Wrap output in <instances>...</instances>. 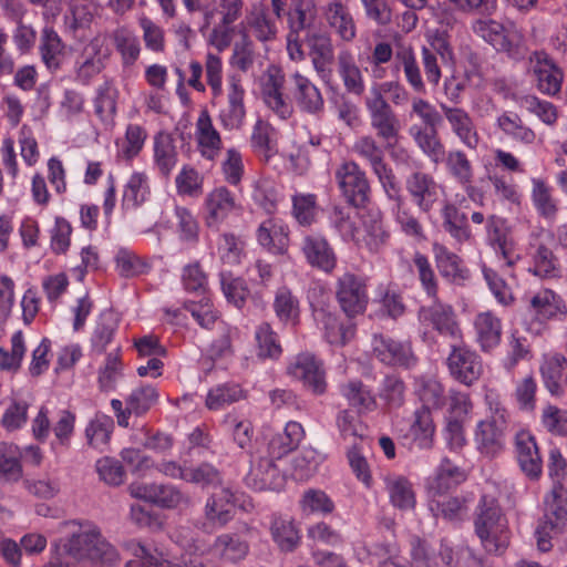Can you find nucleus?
<instances>
[{"label":"nucleus","mask_w":567,"mask_h":567,"mask_svg":"<svg viewBox=\"0 0 567 567\" xmlns=\"http://www.w3.org/2000/svg\"><path fill=\"white\" fill-rule=\"evenodd\" d=\"M532 202L539 216L548 221H554L558 213V206L551 195L550 187L539 178H533Z\"/></svg>","instance_id":"56"},{"label":"nucleus","mask_w":567,"mask_h":567,"mask_svg":"<svg viewBox=\"0 0 567 567\" xmlns=\"http://www.w3.org/2000/svg\"><path fill=\"white\" fill-rule=\"evenodd\" d=\"M334 178L346 197L354 207H363L370 199V184L365 172L354 161H344L336 172Z\"/></svg>","instance_id":"6"},{"label":"nucleus","mask_w":567,"mask_h":567,"mask_svg":"<svg viewBox=\"0 0 567 567\" xmlns=\"http://www.w3.org/2000/svg\"><path fill=\"white\" fill-rule=\"evenodd\" d=\"M413 265L423 291L431 300H436L439 280L429 258L424 254L416 251L413 255Z\"/></svg>","instance_id":"63"},{"label":"nucleus","mask_w":567,"mask_h":567,"mask_svg":"<svg viewBox=\"0 0 567 567\" xmlns=\"http://www.w3.org/2000/svg\"><path fill=\"white\" fill-rule=\"evenodd\" d=\"M474 329L476 333V341L483 351H488L495 348L502 337V322L491 311L481 312L474 320Z\"/></svg>","instance_id":"45"},{"label":"nucleus","mask_w":567,"mask_h":567,"mask_svg":"<svg viewBox=\"0 0 567 567\" xmlns=\"http://www.w3.org/2000/svg\"><path fill=\"white\" fill-rule=\"evenodd\" d=\"M475 533L486 553L502 555L509 545V529L498 502L488 495L482 496L474 519Z\"/></svg>","instance_id":"1"},{"label":"nucleus","mask_w":567,"mask_h":567,"mask_svg":"<svg viewBox=\"0 0 567 567\" xmlns=\"http://www.w3.org/2000/svg\"><path fill=\"white\" fill-rule=\"evenodd\" d=\"M293 97L298 109L310 115H320L324 110V100L320 90L305 75L293 73Z\"/></svg>","instance_id":"27"},{"label":"nucleus","mask_w":567,"mask_h":567,"mask_svg":"<svg viewBox=\"0 0 567 567\" xmlns=\"http://www.w3.org/2000/svg\"><path fill=\"white\" fill-rule=\"evenodd\" d=\"M472 30L495 50L513 58L519 54L523 37L513 24L504 25L496 20L481 18L472 23Z\"/></svg>","instance_id":"5"},{"label":"nucleus","mask_w":567,"mask_h":567,"mask_svg":"<svg viewBox=\"0 0 567 567\" xmlns=\"http://www.w3.org/2000/svg\"><path fill=\"white\" fill-rule=\"evenodd\" d=\"M195 140L197 150L204 158L215 161L219 157L223 140L207 110H203L198 115L195 124Z\"/></svg>","instance_id":"24"},{"label":"nucleus","mask_w":567,"mask_h":567,"mask_svg":"<svg viewBox=\"0 0 567 567\" xmlns=\"http://www.w3.org/2000/svg\"><path fill=\"white\" fill-rule=\"evenodd\" d=\"M497 127L516 141L530 144L535 140V133L524 125L522 118L513 112H504L496 120Z\"/></svg>","instance_id":"64"},{"label":"nucleus","mask_w":567,"mask_h":567,"mask_svg":"<svg viewBox=\"0 0 567 567\" xmlns=\"http://www.w3.org/2000/svg\"><path fill=\"white\" fill-rule=\"evenodd\" d=\"M336 298L348 318L362 315L369 302L365 278L344 272L336 282Z\"/></svg>","instance_id":"7"},{"label":"nucleus","mask_w":567,"mask_h":567,"mask_svg":"<svg viewBox=\"0 0 567 567\" xmlns=\"http://www.w3.org/2000/svg\"><path fill=\"white\" fill-rule=\"evenodd\" d=\"M567 529V488L554 483L544 496V513L535 529L537 548L547 553L551 549L553 537Z\"/></svg>","instance_id":"2"},{"label":"nucleus","mask_w":567,"mask_h":567,"mask_svg":"<svg viewBox=\"0 0 567 567\" xmlns=\"http://www.w3.org/2000/svg\"><path fill=\"white\" fill-rule=\"evenodd\" d=\"M502 218L494 215L489 216L486 223L487 238L496 255L504 260L507 267H512L518 256L515 252L514 243L508 236Z\"/></svg>","instance_id":"34"},{"label":"nucleus","mask_w":567,"mask_h":567,"mask_svg":"<svg viewBox=\"0 0 567 567\" xmlns=\"http://www.w3.org/2000/svg\"><path fill=\"white\" fill-rule=\"evenodd\" d=\"M315 320L324 331V338L330 344H344L354 336V324L340 322L336 315L323 308L315 309Z\"/></svg>","instance_id":"37"},{"label":"nucleus","mask_w":567,"mask_h":567,"mask_svg":"<svg viewBox=\"0 0 567 567\" xmlns=\"http://www.w3.org/2000/svg\"><path fill=\"white\" fill-rule=\"evenodd\" d=\"M272 308L276 317L284 323L295 324L299 319V300L286 286L277 289Z\"/></svg>","instance_id":"57"},{"label":"nucleus","mask_w":567,"mask_h":567,"mask_svg":"<svg viewBox=\"0 0 567 567\" xmlns=\"http://www.w3.org/2000/svg\"><path fill=\"white\" fill-rule=\"evenodd\" d=\"M372 352L385 365L411 368L416 363L409 341L395 340L384 334L373 336Z\"/></svg>","instance_id":"14"},{"label":"nucleus","mask_w":567,"mask_h":567,"mask_svg":"<svg viewBox=\"0 0 567 567\" xmlns=\"http://www.w3.org/2000/svg\"><path fill=\"white\" fill-rule=\"evenodd\" d=\"M233 508L234 494L229 489L223 488L208 498L205 514L212 524L221 527L233 518Z\"/></svg>","instance_id":"50"},{"label":"nucleus","mask_w":567,"mask_h":567,"mask_svg":"<svg viewBox=\"0 0 567 567\" xmlns=\"http://www.w3.org/2000/svg\"><path fill=\"white\" fill-rule=\"evenodd\" d=\"M432 252L441 276L452 282L460 284L468 278V270L464 267L458 255L451 251L441 243L432 244Z\"/></svg>","instance_id":"32"},{"label":"nucleus","mask_w":567,"mask_h":567,"mask_svg":"<svg viewBox=\"0 0 567 567\" xmlns=\"http://www.w3.org/2000/svg\"><path fill=\"white\" fill-rule=\"evenodd\" d=\"M324 22L332 33L344 43H351L357 37V23L351 9L343 0H328L321 8Z\"/></svg>","instance_id":"18"},{"label":"nucleus","mask_w":567,"mask_h":567,"mask_svg":"<svg viewBox=\"0 0 567 567\" xmlns=\"http://www.w3.org/2000/svg\"><path fill=\"white\" fill-rule=\"evenodd\" d=\"M271 539L280 551L291 553L300 544L301 536L292 518L275 516L269 526Z\"/></svg>","instance_id":"42"},{"label":"nucleus","mask_w":567,"mask_h":567,"mask_svg":"<svg viewBox=\"0 0 567 567\" xmlns=\"http://www.w3.org/2000/svg\"><path fill=\"white\" fill-rule=\"evenodd\" d=\"M466 475L463 470L453 464L450 460L443 458L434 477L429 482V495L443 496L464 482Z\"/></svg>","instance_id":"41"},{"label":"nucleus","mask_w":567,"mask_h":567,"mask_svg":"<svg viewBox=\"0 0 567 567\" xmlns=\"http://www.w3.org/2000/svg\"><path fill=\"white\" fill-rule=\"evenodd\" d=\"M158 401L157 390L150 384H142L131 391L125 399L128 412L135 416L145 415Z\"/></svg>","instance_id":"59"},{"label":"nucleus","mask_w":567,"mask_h":567,"mask_svg":"<svg viewBox=\"0 0 567 567\" xmlns=\"http://www.w3.org/2000/svg\"><path fill=\"white\" fill-rule=\"evenodd\" d=\"M441 111L451 132L470 151H476L482 141L477 126L471 114L458 106L440 104Z\"/></svg>","instance_id":"17"},{"label":"nucleus","mask_w":567,"mask_h":567,"mask_svg":"<svg viewBox=\"0 0 567 567\" xmlns=\"http://www.w3.org/2000/svg\"><path fill=\"white\" fill-rule=\"evenodd\" d=\"M246 90L241 76L237 73L227 75L226 103L218 112V121L226 131H238L244 126L246 118L245 105Z\"/></svg>","instance_id":"9"},{"label":"nucleus","mask_w":567,"mask_h":567,"mask_svg":"<svg viewBox=\"0 0 567 567\" xmlns=\"http://www.w3.org/2000/svg\"><path fill=\"white\" fill-rule=\"evenodd\" d=\"M342 396L358 412H370L377 408V401L371 390L361 380H350L340 386Z\"/></svg>","instance_id":"53"},{"label":"nucleus","mask_w":567,"mask_h":567,"mask_svg":"<svg viewBox=\"0 0 567 567\" xmlns=\"http://www.w3.org/2000/svg\"><path fill=\"white\" fill-rule=\"evenodd\" d=\"M131 495L157 506L175 508L186 498L182 491L172 484H132Z\"/></svg>","instance_id":"21"},{"label":"nucleus","mask_w":567,"mask_h":567,"mask_svg":"<svg viewBox=\"0 0 567 567\" xmlns=\"http://www.w3.org/2000/svg\"><path fill=\"white\" fill-rule=\"evenodd\" d=\"M507 424L482 420L477 423L474 434V442L477 450L493 457L501 453L505 445V431Z\"/></svg>","instance_id":"26"},{"label":"nucleus","mask_w":567,"mask_h":567,"mask_svg":"<svg viewBox=\"0 0 567 567\" xmlns=\"http://www.w3.org/2000/svg\"><path fill=\"white\" fill-rule=\"evenodd\" d=\"M101 42L93 39L83 50L82 55L75 62V80L87 85L104 69L105 55L101 53Z\"/></svg>","instance_id":"33"},{"label":"nucleus","mask_w":567,"mask_h":567,"mask_svg":"<svg viewBox=\"0 0 567 567\" xmlns=\"http://www.w3.org/2000/svg\"><path fill=\"white\" fill-rule=\"evenodd\" d=\"M153 150L155 167L162 176H169L178 157L173 137L167 133H158L154 137Z\"/></svg>","instance_id":"49"},{"label":"nucleus","mask_w":567,"mask_h":567,"mask_svg":"<svg viewBox=\"0 0 567 567\" xmlns=\"http://www.w3.org/2000/svg\"><path fill=\"white\" fill-rule=\"evenodd\" d=\"M446 359L451 377L464 385H472L483 373V363L480 355L466 347L453 343Z\"/></svg>","instance_id":"11"},{"label":"nucleus","mask_w":567,"mask_h":567,"mask_svg":"<svg viewBox=\"0 0 567 567\" xmlns=\"http://www.w3.org/2000/svg\"><path fill=\"white\" fill-rule=\"evenodd\" d=\"M275 458L260 457L252 464L245 477L246 485L255 491H279L284 487L285 476L280 473Z\"/></svg>","instance_id":"22"},{"label":"nucleus","mask_w":567,"mask_h":567,"mask_svg":"<svg viewBox=\"0 0 567 567\" xmlns=\"http://www.w3.org/2000/svg\"><path fill=\"white\" fill-rule=\"evenodd\" d=\"M124 549L136 557L126 563L125 567H152V566H175L168 559V554L156 546L155 544H145L136 539H131L124 543Z\"/></svg>","instance_id":"28"},{"label":"nucleus","mask_w":567,"mask_h":567,"mask_svg":"<svg viewBox=\"0 0 567 567\" xmlns=\"http://www.w3.org/2000/svg\"><path fill=\"white\" fill-rule=\"evenodd\" d=\"M311 22V18L302 6L295 7L288 13L287 52L292 61H302L305 59L301 33L307 31Z\"/></svg>","instance_id":"31"},{"label":"nucleus","mask_w":567,"mask_h":567,"mask_svg":"<svg viewBox=\"0 0 567 567\" xmlns=\"http://www.w3.org/2000/svg\"><path fill=\"white\" fill-rule=\"evenodd\" d=\"M364 106L369 116L370 127L377 137L383 141L395 140L400 133V120L384 95L374 92L364 97Z\"/></svg>","instance_id":"8"},{"label":"nucleus","mask_w":567,"mask_h":567,"mask_svg":"<svg viewBox=\"0 0 567 567\" xmlns=\"http://www.w3.org/2000/svg\"><path fill=\"white\" fill-rule=\"evenodd\" d=\"M567 365V360L563 354L554 353L545 355L540 365V373L545 386L551 394H557L560 391V382L564 377Z\"/></svg>","instance_id":"58"},{"label":"nucleus","mask_w":567,"mask_h":567,"mask_svg":"<svg viewBox=\"0 0 567 567\" xmlns=\"http://www.w3.org/2000/svg\"><path fill=\"white\" fill-rule=\"evenodd\" d=\"M258 243L274 254H282L288 246V227L279 219L268 218L257 229Z\"/></svg>","instance_id":"39"},{"label":"nucleus","mask_w":567,"mask_h":567,"mask_svg":"<svg viewBox=\"0 0 567 567\" xmlns=\"http://www.w3.org/2000/svg\"><path fill=\"white\" fill-rule=\"evenodd\" d=\"M446 173L457 183L474 182V166L467 154L461 148L445 152L443 161Z\"/></svg>","instance_id":"51"},{"label":"nucleus","mask_w":567,"mask_h":567,"mask_svg":"<svg viewBox=\"0 0 567 567\" xmlns=\"http://www.w3.org/2000/svg\"><path fill=\"white\" fill-rule=\"evenodd\" d=\"M306 433L303 426L296 421L286 423L284 431L276 433L268 442V455L280 460L295 451L303 440Z\"/></svg>","instance_id":"35"},{"label":"nucleus","mask_w":567,"mask_h":567,"mask_svg":"<svg viewBox=\"0 0 567 567\" xmlns=\"http://www.w3.org/2000/svg\"><path fill=\"white\" fill-rule=\"evenodd\" d=\"M59 532L66 537L54 545L51 556H59L68 565L87 559L101 533L91 522L68 520L59 525Z\"/></svg>","instance_id":"3"},{"label":"nucleus","mask_w":567,"mask_h":567,"mask_svg":"<svg viewBox=\"0 0 567 567\" xmlns=\"http://www.w3.org/2000/svg\"><path fill=\"white\" fill-rule=\"evenodd\" d=\"M219 559L230 563L243 560L248 551V543L238 534L226 533L219 535L212 545Z\"/></svg>","instance_id":"52"},{"label":"nucleus","mask_w":567,"mask_h":567,"mask_svg":"<svg viewBox=\"0 0 567 567\" xmlns=\"http://www.w3.org/2000/svg\"><path fill=\"white\" fill-rule=\"evenodd\" d=\"M567 305L556 291L544 288L526 297V312L522 319L524 329L530 334H540L549 320L563 319Z\"/></svg>","instance_id":"4"},{"label":"nucleus","mask_w":567,"mask_h":567,"mask_svg":"<svg viewBox=\"0 0 567 567\" xmlns=\"http://www.w3.org/2000/svg\"><path fill=\"white\" fill-rule=\"evenodd\" d=\"M302 251L308 262L326 272L336 267V255L328 241L320 236H307L303 239Z\"/></svg>","instance_id":"40"},{"label":"nucleus","mask_w":567,"mask_h":567,"mask_svg":"<svg viewBox=\"0 0 567 567\" xmlns=\"http://www.w3.org/2000/svg\"><path fill=\"white\" fill-rule=\"evenodd\" d=\"M419 320L421 324L432 327L441 336L455 342L462 338V331L455 320L453 308L450 305L442 303L437 297L436 300H432V305L420 308Z\"/></svg>","instance_id":"15"},{"label":"nucleus","mask_w":567,"mask_h":567,"mask_svg":"<svg viewBox=\"0 0 567 567\" xmlns=\"http://www.w3.org/2000/svg\"><path fill=\"white\" fill-rule=\"evenodd\" d=\"M536 85L540 92L555 95L560 91L563 73L545 52H535L530 59Z\"/></svg>","instance_id":"25"},{"label":"nucleus","mask_w":567,"mask_h":567,"mask_svg":"<svg viewBox=\"0 0 567 567\" xmlns=\"http://www.w3.org/2000/svg\"><path fill=\"white\" fill-rule=\"evenodd\" d=\"M515 452L523 473L530 480H538L543 472V461L535 437L528 431L515 435Z\"/></svg>","instance_id":"23"},{"label":"nucleus","mask_w":567,"mask_h":567,"mask_svg":"<svg viewBox=\"0 0 567 567\" xmlns=\"http://www.w3.org/2000/svg\"><path fill=\"white\" fill-rule=\"evenodd\" d=\"M40 55L50 72L61 69L65 59V45L52 27H44L40 39Z\"/></svg>","instance_id":"36"},{"label":"nucleus","mask_w":567,"mask_h":567,"mask_svg":"<svg viewBox=\"0 0 567 567\" xmlns=\"http://www.w3.org/2000/svg\"><path fill=\"white\" fill-rule=\"evenodd\" d=\"M385 489L389 494L391 504L401 509L409 511L414 508L416 499L411 482L398 474H386L383 476Z\"/></svg>","instance_id":"43"},{"label":"nucleus","mask_w":567,"mask_h":567,"mask_svg":"<svg viewBox=\"0 0 567 567\" xmlns=\"http://www.w3.org/2000/svg\"><path fill=\"white\" fill-rule=\"evenodd\" d=\"M287 373L303 383L312 393L320 395L326 392V372L322 362L310 352L297 354L288 364Z\"/></svg>","instance_id":"10"},{"label":"nucleus","mask_w":567,"mask_h":567,"mask_svg":"<svg viewBox=\"0 0 567 567\" xmlns=\"http://www.w3.org/2000/svg\"><path fill=\"white\" fill-rule=\"evenodd\" d=\"M352 152L365 161L372 172L385 165L384 151L371 135L359 136L352 146Z\"/></svg>","instance_id":"60"},{"label":"nucleus","mask_w":567,"mask_h":567,"mask_svg":"<svg viewBox=\"0 0 567 567\" xmlns=\"http://www.w3.org/2000/svg\"><path fill=\"white\" fill-rule=\"evenodd\" d=\"M303 41L318 78L328 83L332 79L334 48L331 37L321 31H307Z\"/></svg>","instance_id":"13"},{"label":"nucleus","mask_w":567,"mask_h":567,"mask_svg":"<svg viewBox=\"0 0 567 567\" xmlns=\"http://www.w3.org/2000/svg\"><path fill=\"white\" fill-rule=\"evenodd\" d=\"M337 71L348 93L355 96H361L364 93L365 82L363 72L357 64L351 50L344 48L338 52Z\"/></svg>","instance_id":"29"},{"label":"nucleus","mask_w":567,"mask_h":567,"mask_svg":"<svg viewBox=\"0 0 567 567\" xmlns=\"http://www.w3.org/2000/svg\"><path fill=\"white\" fill-rule=\"evenodd\" d=\"M414 393L422 402L421 408L442 409L446 402L443 385L433 377L421 375L414 379Z\"/></svg>","instance_id":"48"},{"label":"nucleus","mask_w":567,"mask_h":567,"mask_svg":"<svg viewBox=\"0 0 567 567\" xmlns=\"http://www.w3.org/2000/svg\"><path fill=\"white\" fill-rule=\"evenodd\" d=\"M114 430V422L107 415H97L90 421L85 429L87 444L93 449L103 451L107 445Z\"/></svg>","instance_id":"62"},{"label":"nucleus","mask_w":567,"mask_h":567,"mask_svg":"<svg viewBox=\"0 0 567 567\" xmlns=\"http://www.w3.org/2000/svg\"><path fill=\"white\" fill-rule=\"evenodd\" d=\"M151 196L150 177L144 172H134L126 181L122 194L121 208L135 210Z\"/></svg>","instance_id":"38"},{"label":"nucleus","mask_w":567,"mask_h":567,"mask_svg":"<svg viewBox=\"0 0 567 567\" xmlns=\"http://www.w3.org/2000/svg\"><path fill=\"white\" fill-rule=\"evenodd\" d=\"M409 132L415 144L432 163L439 164L443 161L445 148L439 137L437 127H422L414 124Z\"/></svg>","instance_id":"46"},{"label":"nucleus","mask_w":567,"mask_h":567,"mask_svg":"<svg viewBox=\"0 0 567 567\" xmlns=\"http://www.w3.org/2000/svg\"><path fill=\"white\" fill-rule=\"evenodd\" d=\"M439 188L434 177L424 172H413L405 178L406 192L423 213H429L433 208L439 198Z\"/></svg>","instance_id":"20"},{"label":"nucleus","mask_w":567,"mask_h":567,"mask_svg":"<svg viewBox=\"0 0 567 567\" xmlns=\"http://www.w3.org/2000/svg\"><path fill=\"white\" fill-rule=\"evenodd\" d=\"M239 205L235 195L225 186L209 192L204 200L205 221L208 227L218 228Z\"/></svg>","instance_id":"19"},{"label":"nucleus","mask_w":567,"mask_h":567,"mask_svg":"<svg viewBox=\"0 0 567 567\" xmlns=\"http://www.w3.org/2000/svg\"><path fill=\"white\" fill-rule=\"evenodd\" d=\"M285 81L282 71L275 65H270L261 84V95L265 104L282 120L290 117L293 111L291 102L284 94Z\"/></svg>","instance_id":"16"},{"label":"nucleus","mask_w":567,"mask_h":567,"mask_svg":"<svg viewBox=\"0 0 567 567\" xmlns=\"http://www.w3.org/2000/svg\"><path fill=\"white\" fill-rule=\"evenodd\" d=\"M112 39L116 51L121 55L122 64L126 68L135 64L141 54V44L136 34L122 27L113 31Z\"/></svg>","instance_id":"54"},{"label":"nucleus","mask_w":567,"mask_h":567,"mask_svg":"<svg viewBox=\"0 0 567 567\" xmlns=\"http://www.w3.org/2000/svg\"><path fill=\"white\" fill-rule=\"evenodd\" d=\"M243 399H245V392L239 384L225 383L209 390L206 396V406L209 410L218 411Z\"/></svg>","instance_id":"61"},{"label":"nucleus","mask_w":567,"mask_h":567,"mask_svg":"<svg viewBox=\"0 0 567 567\" xmlns=\"http://www.w3.org/2000/svg\"><path fill=\"white\" fill-rule=\"evenodd\" d=\"M435 425L432 413L426 408L415 410L413 422L410 425L408 437L420 450L431 449L434 441Z\"/></svg>","instance_id":"44"},{"label":"nucleus","mask_w":567,"mask_h":567,"mask_svg":"<svg viewBox=\"0 0 567 567\" xmlns=\"http://www.w3.org/2000/svg\"><path fill=\"white\" fill-rule=\"evenodd\" d=\"M444 230L458 244L467 241L472 234L467 215L453 203H445L441 209Z\"/></svg>","instance_id":"47"},{"label":"nucleus","mask_w":567,"mask_h":567,"mask_svg":"<svg viewBox=\"0 0 567 567\" xmlns=\"http://www.w3.org/2000/svg\"><path fill=\"white\" fill-rule=\"evenodd\" d=\"M390 233L384 228L379 217H372L370 220L363 221L360 239L357 246L365 247L371 252H379L388 243Z\"/></svg>","instance_id":"55"},{"label":"nucleus","mask_w":567,"mask_h":567,"mask_svg":"<svg viewBox=\"0 0 567 567\" xmlns=\"http://www.w3.org/2000/svg\"><path fill=\"white\" fill-rule=\"evenodd\" d=\"M278 31V20L261 3L251 6L239 23L240 35L248 34L261 43L275 41Z\"/></svg>","instance_id":"12"},{"label":"nucleus","mask_w":567,"mask_h":567,"mask_svg":"<svg viewBox=\"0 0 567 567\" xmlns=\"http://www.w3.org/2000/svg\"><path fill=\"white\" fill-rule=\"evenodd\" d=\"M422 64L427 82L437 86L442 78L441 64H447L453 60V52L444 41H436L430 47H422Z\"/></svg>","instance_id":"30"}]
</instances>
